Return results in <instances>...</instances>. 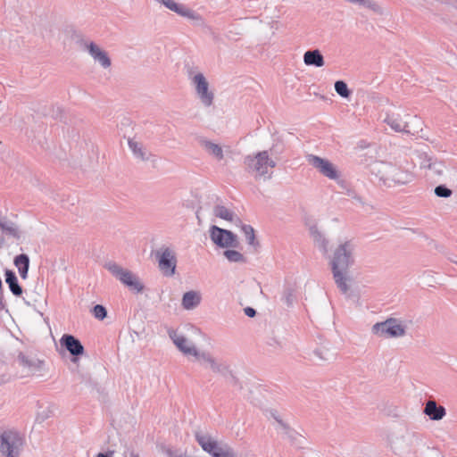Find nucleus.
Returning a JSON list of instances; mask_svg holds the SVG:
<instances>
[{
	"label": "nucleus",
	"instance_id": "f257e3e1",
	"mask_svg": "<svg viewBox=\"0 0 457 457\" xmlns=\"http://www.w3.org/2000/svg\"><path fill=\"white\" fill-rule=\"evenodd\" d=\"M353 253V245L346 241L335 250L330 262L335 283L343 294H346L349 290L348 282L351 279L348 270L354 262Z\"/></svg>",
	"mask_w": 457,
	"mask_h": 457
},
{
	"label": "nucleus",
	"instance_id": "f03ea898",
	"mask_svg": "<svg viewBox=\"0 0 457 457\" xmlns=\"http://www.w3.org/2000/svg\"><path fill=\"white\" fill-rule=\"evenodd\" d=\"M374 170L379 181L388 187L407 185L415 178L410 170L391 162H380Z\"/></svg>",
	"mask_w": 457,
	"mask_h": 457
},
{
	"label": "nucleus",
	"instance_id": "7ed1b4c3",
	"mask_svg": "<svg viewBox=\"0 0 457 457\" xmlns=\"http://www.w3.org/2000/svg\"><path fill=\"white\" fill-rule=\"evenodd\" d=\"M196 442L212 457H237L233 448L227 443L219 442L209 434L195 433Z\"/></svg>",
	"mask_w": 457,
	"mask_h": 457
},
{
	"label": "nucleus",
	"instance_id": "20e7f679",
	"mask_svg": "<svg viewBox=\"0 0 457 457\" xmlns=\"http://www.w3.org/2000/svg\"><path fill=\"white\" fill-rule=\"evenodd\" d=\"M24 444V436L15 429H7L0 434V453L4 457H19Z\"/></svg>",
	"mask_w": 457,
	"mask_h": 457
},
{
	"label": "nucleus",
	"instance_id": "39448f33",
	"mask_svg": "<svg viewBox=\"0 0 457 457\" xmlns=\"http://www.w3.org/2000/svg\"><path fill=\"white\" fill-rule=\"evenodd\" d=\"M410 120H412V121L418 123V125L420 124V120L416 115L411 116L408 113H405L403 117L400 112L395 111L386 112L383 121L395 132H403L411 135L418 134L417 129L412 130L411 129V121ZM419 126H417V128Z\"/></svg>",
	"mask_w": 457,
	"mask_h": 457
},
{
	"label": "nucleus",
	"instance_id": "423d86ee",
	"mask_svg": "<svg viewBox=\"0 0 457 457\" xmlns=\"http://www.w3.org/2000/svg\"><path fill=\"white\" fill-rule=\"evenodd\" d=\"M104 268L131 291L136 293L143 292L144 285L141 283L139 278L130 270L123 269L114 262L105 263Z\"/></svg>",
	"mask_w": 457,
	"mask_h": 457
},
{
	"label": "nucleus",
	"instance_id": "0eeeda50",
	"mask_svg": "<svg viewBox=\"0 0 457 457\" xmlns=\"http://www.w3.org/2000/svg\"><path fill=\"white\" fill-rule=\"evenodd\" d=\"M244 163L249 172H255L259 177H265L268 174V168L276 166L275 161L270 158L268 151L259 152L254 156H245Z\"/></svg>",
	"mask_w": 457,
	"mask_h": 457
},
{
	"label": "nucleus",
	"instance_id": "6e6552de",
	"mask_svg": "<svg viewBox=\"0 0 457 457\" xmlns=\"http://www.w3.org/2000/svg\"><path fill=\"white\" fill-rule=\"evenodd\" d=\"M154 255L162 274L165 277H172L176 272L177 267L175 251L170 246L162 245L154 253Z\"/></svg>",
	"mask_w": 457,
	"mask_h": 457
},
{
	"label": "nucleus",
	"instance_id": "1a4fd4ad",
	"mask_svg": "<svg viewBox=\"0 0 457 457\" xmlns=\"http://www.w3.org/2000/svg\"><path fill=\"white\" fill-rule=\"evenodd\" d=\"M373 334L386 337H401L406 334V326L396 318H388L385 321L372 326Z\"/></svg>",
	"mask_w": 457,
	"mask_h": 457
},
{
	"label": "nucleus",
	"instance_id": "9d476101",
	"mask_svg": "<svg viewBox=\"0 0 457 457\" xmlns=\"http://www.w3.org/2000/svg\"><path fill=\"white\" fill-rule=\"evenodd\" d=\"M210 237L220 247H237L239 244L237 236L232 231L216 225L210 228Z\"/></svg>",
	"mask_w": 457,
	"mask_h": 457
},
{
	"label": "nucleus",
	"instance_id": "9b49d317",
	"mask_svg": "<svg viewBox=\"0 0 457 457\" xmlns=\"http://www.w3.org/2000/svg\"><path fill=\"white\" fill-rule=\"evenodd\" d=\"M306 158L309 164L315 168L324 177L333 180L339 178L340 175L337 167L328 159H324L314 154H309Z\"/></svg>",
	"mask_w": 457,
	"mask_h": 457
},
{
	"label": "nucleus",
	"instance_id": "f8f14e48",
	"mask_svg": "<svg viewBox=\"0 0 457 457\" xmlns=\"http://www.w3.org/2000/svg\"><path fill=\"white\" fill-rule=\"evenodd\" d=\"M192 83L200 101L204 106H211L213 103L214 94L209 90V83L203 73H197L192 78Z\"/></svg>",
	"mask_w": 457,
	"mask_h": 457
},
{
	"label": "nucleus",
	"instance_id": "ddd939ff",
	"mask_svg": "<svg viewBox=\"0 0 457 457\" xmlns=\"http://www.w3.org/2000/svg\"><path fill=\"white\" fill-rule=\"evenodd\" d=\"M192 356H194L199 361L208 363L212 370L215 373H220L222 376H226L227 373H231L228 370V366L223 362L218 361L214 357L212 356L209 352H200L197 350V348H195V353H193ZM230 375L233 382L236 384L237 378L232 374Z\"/></svg>",
	"mask_w": 457,
	"mask_h": 457
},
{
	"label": "nucleus",
	"instance_id": "4468645a",
	"mask_svg": "<svg viewBox=\"0 0 457 457\" xmlns=\"http://www.w3.org/2000/svg\"><path fill=\"white\" fill-rule=\"evenodd\" d=\"M270 415L278 423L277 429L282 434V436L289 439L292 445L297 447H302L304 438L295 430L291 428L289 425L280 418L276 411H270Z\"/></svg>",
	"mask_w": 457,
	"mask_h": 457
},
{
	"label": "nucleus",
	"instance_id": "2eb2a0df",
	"mask_svg": "<svg viewBox=\"0 0 457 457\" xmlns=\"http://www.w3.org/2000/svg\"><path fill=\"white\" fill-rule=\"evenodd\" d=\"M167 332L173 344L184 355L187 356L195 353V345L185 336L179 334L178 331L173 328H169Z\"/></svg>",
	"mask_w": 457,
	"mask_h": 457
},
{
	"label": "nucleus",
	"instance_id": "dca6fc26",
	"mask_svg": "<svg viewBox=\"0 0 457 457\" xmlns=\"http://www.w3.org/2000/svg\"><path fill=\"white\" fill-rule=\"evenodd\" d=\"M60 345L74 358L84 354L85 349L81 342L71 334H63L60 338Z\"/></svg>",
	"mask_w": 457,
	"mask_h": 457
},
{
	"label": "nucleus",
	"instance_id": "f3484780",
	"mask_svg": "<svg viewBox=\"0 0 457 457\" xmlns=\"http://www.w3.org/2000/svg\"><path fill=\"white\" fill-rule=\"evenodd\" d=\"M0 231L3 235L14 238L16 240H20L22 237V231L21 230L19 225L7 219L5 216L2 214L0 212Z\"/></svg>",
	"mask_w": 457,
	"mask_h": 457
},
{
	"label": "nucleus",
	"instance_id": "a211bd4d",
	"mask_svg": "<svg viewBox=\"0 0 457 457\" xmlns=\"http://www.w3.org/2000/svg\"><path fill=\"white\" fill-rule=\"evenodd\" d=\"M16 361L20 366L27 370L29 374H35L40 371L44 363L35 356L27 355L21 352L19 353Z\"/></svg>",
	"mask_w": 457,
	"mask_h": 457
},
{
	"label": "nucleus",
	"instance_id": "6ab92c4d",
	"mask_svg": "<svg viewBox=\"0 0 457 457\" xmlns=\"http://www.w3.org/2000/svg\"><path fill=\"white\" fill-rule=\"evenodd\" d=\"M87 48L88 50L89 54L93 57L96 62H98L101 66L104 69L109 68L112 64L111 59L108 56L107 53L102 50L97 45L93 42H90Z\"/></svg>",
	"mask_w": 457,
	"mask_h": 457
},
{
	"label": "nucleus",
	"instance_id": "aec40b11",
	"mask_svg": "<svg viewBox=\"0 0 457 457\" xmlns=\"http://www.w3.org/2000/svg\"><path fill=\"white\" fill-rule=\"evenodd\" d=\"M412 436L409 434L397 436L391 442V447L397 454H405L410 453Z\"/></svg>",
	"mask_w": 457,
	"mask_h": 457
},
{
	"label": "nucleus",
	"instance_id": "412c9836",
	"mask_svg": "<svg viewBox=\"0 0 457 457\" xmlns=\"http://www.w3.org/2000/svg\"><path fill=\"white\" fill-rule=\"evenodd\" d=\"M423 411L432 420H440L446 414L445 407L437 405V403L433 400H429L426 403Z\"/></svg>",
	"mask_w": 457,
	"mask_h": 457
},
{
	"label": "nucleus",
	"instance_id": "4be33fe9",
	"mask_svg": "<svg viewBox=\"0 0 457 457\" xmlns=\"http://www.w3.org/2000/svg\"><path fill=\"white\" fill-rule=\"evenodd\" d=\"M128 145L135 158L141 161H148L151 154L147 152L143 143L137 141L135 138H129Z\"/></svg>",
	"mask_w": 457,
	"mask_h": 457
},
{
	"label": "nucleus",
	"instance_id": "5701e85b",
	"mask_svg": "<svg viewBox=\"0 0 457 457\" xmlns=\"http://www.w3.org/2000/svg\"><path fill=\"white\" fill-rule=\"evenodd\" d=\"M303 62L307 66L322 67L325 64L324 57L319 49L308 50L303 54Z\"/></svg>",
	"mask_w": 457,
	"mask_h": 457
},
{
	"label": "nucleus",
	"instance_id": "b1692460",
	"mask_svg": "<svg viewBox=\"0 0 457 457\" xmlns=\"http://www.w3.org/2000/svg\"><path fill=\"white\" fill-rule=\"evenodd\" d=\"M213 214L218 218L233 222L236 225L241 224V220L231 210L224 205H215L213 208Z\"/></svg>",
	"mask_w": 457,
	"mask_h": 457
},
{
	"label": "nucleus",
	"instance_id": "393cba45",
	"mask_svg": "<svg viewBox=\"0 0 457 457\" xmlns=\"http://www.w3.org/2000/svg\"><path fill=\"white\" fill-rule=\"evenodd\" d=\"M4 278L5 282L7 283L9 289L12 293V295H14L15 296H21L22 295L23 290L21 286L19 284L15 272L12 270H5Z\"/></svg>",
	"mask_w": 457,
	"mask_h": 457
},
{
	"label": "nucleus",
	"instance_id": "a878e982",
	"mask_svg": "<svg viewBox=\"0 0 457 457\" xmlns=\"http://www.w3.org/2000/svg\"><path fill=\"white\" fill-rule=\"evenodd\" d=\"M309 230L314 243L317 245L319 249L323 252V253H327L328 242L322 235V233L318 229L317 226H311Z\"/></svg>",
	"mask_w": 457,
	"mask_h": 457
},
{
	"label": "nucleus",
	"instance_id": "bb28decb",
	"mask_svg": "<svg viewBox=\"0 0 457 457\" xmlns=\"http://www.w3.org/2000/svg\"><path fill=\"white\" fill-rule=\"evenodd\" d=\"M201 302L200 295L195 291H188L183 295L182 306L186 310H192L199 305Z\"/></svg>",
	"mask_w": 457,
	"mask_h": 457
},
{
	"label": "nucleus",
	"instance_id": "cd10ccee",
	"mask_svg": "<svg viewBox=\"0 0 457 457\" xmlns=\"http://www.w3.org/2000/svg\"><path fill=\"white\" fill-rule=\"evenodd\" d=\"M202 145L204 149L217 160L220 161L223 159V150L220 145L208 140H204Z\"/></svg>",
	"mask_w": 457,
	"mask_h": 457
},
{
	"label": "nucleus",
	"instance_id": "c85d7f7f",
	"mask_svg": "<svg viewBox=\"0 0 457 457\" xmlns=\"http://www.w3.org/2000/svg\"><path fill=\"white\" fill-rule=\"evenodd\" d=\"M241 226V230L245 236V239L249 245L256 247L259 245V242L255 239L254 229L251 225L246 224H239Z\"/></svg>",
	"mask_w": 457,
	"mask_h": 457
},
{
	"label": "nucleus",
	"instance_id": "c756f323",
	"mask_svg": "<svg viewBox=\"0 0 457 457\" xmlns=\"http://www.w3.org/2000/svg\"><path fill=\"white\" fill-rule=\"evenodd\" d=\"M223 254L230 262H246L245 257L237 250L228 249L224 251Z\"/></svg>",
	"mask_w": 457,
	"mask_h": 457
},
{
	"label": "nucleus",
	"instance_id": "7c9ffc66",
	"mask_svg": "<svg viewBox=\"0 0 457 457\" xmlns=\"http://www.w3.org/2000/svg\"><path fill=\"white\" fill-rule=\"evenodd\" d=\"M14 266L19 270L29 269V257L26 253H21L13 259Z\"/></svg>",
	"mask_w": 457,
	"mask_h": 457
},
{
	"label": "nucleus",
	"instance_id": "2f4dec72",
	"mask_svg": "<svg viewBox=\"0 0 457 457\" xmlns=\"http://www.w3.org/2000/svg\"><path fill=\"white\" fill-rule=\"evenodd\" d=\"M336 92L344 98H348L351 95V90L348 88L347 84L343 80L335 82Z\"/></svg>",
	"mask_w": 457,
	"mask_h": 457
},
{
	"label": "nucleus",
	"instance_id": "473e14b6",
	"mask_svg": "<svg viewBox=\"0 0 457 457\" xmlns=\"http://www.w3.org/2000/svg\"><path fill=\"white\" fill-rule=\"evenodd\" d=\"M174 12H176L177 14H179L182 17H187L189 19H195V17H196V14L193 10L189 9L188 7H187L186 5H184L182 4H179L177 5V9H175Z\"/></svg>",
	"mask_w": 457,
	"mask_h": 457
},
{
	"label": "nucleus",
	"instance_id": "72a5a7b5",
	"mask_svg": "<svg viewBox=\"0 0 457 457\" xmlns=\"http://www.w3.org/2000/svg\"><path fill=\"white\" fill-rule=\"evenodd\" d=\"M428 170L433 171L436 175H442L444 171V164L441 162H436L432 160L431 158H428Z\"/></svg>",
	"mask_w": 457,
	"mask_h": 457
},
{
	"label": "nucleus",
	"instance_id": "f704fd0d",
	"mask_svg": "<svg viewBox=\"0 0 457 457\" xmlns=\"http://www.w3.org/2000/svg\"><path fill=\"white\" fill-rule=\"evenodd\" d=\"M435 195L441 198H448L453 195V191L445 185L436 186L434 189Z\"/></svg>",
	"mask_w": 457,
	"mask_h": 457
},
{
	"label": "nucleus",
	"instance_id": "c9c22d12",
	"mask_svg": "<svg viewBox=\"0 0 457 457\" xmlns=\"http://www.w3.org/2000/svg\"><path fill=\"white\" fill-rule=\"evenodd\" d=\"M92 313L99 320H103L107 316L106 308L102 304L95 305L92 309Z\"/></svg>",
	"mask_w": 457,
	"mask_h": 457
},
{
	"label": "nucleus",
	"instance_id": "e433bc0d",
	"mask_svg": "<svg viewBox=\"0 0 457 457\" xmlns=\"http://www.w3.org/2000/svg\"><path fill=\"white\" fill-rule=\"evenodd\" d=\"M281 300L287 306H291L295 301V295L293 290L291 288L285 289Z\"/></svg>",
	"mask_w": 457,
	"mask_h": 457
},
{
	"label": "nucleus",
	"instance_id": "4c0bfd02",
	"mask_svg": "<svg viewBox=\"0 0 457 457\" xmlns=\"http://www.w3.org/2000/svg\"><path fill=\"white\" fill-rule=\"evenodd\" d=\"M313 353L321 361H328L333 355L329 353L328 350L324 349H316Z\"/></svg>",
	"mask_w": 457,
	"mask_h": 457
},
{
	"label": "nucleus",
	"instance_id": "58836bf2",
	"mask_svg": "<svg viewBox=\"0 0 457 457\" xmlns=\"http://www.w3.org/2000/svg\"><path fill=\"white\" fill-rule=\"evenodd\" d=\"M160 2L168 9L174 12L177 9V5L179 4L173 0H160Z\"/></svg>",
	"mask_w": 457,
	"mask_h": 457
},
{
	"label": "nucleus",
	"instance_id": "ea45409f",
	"mask_svg": "<svg viewBox=\"0 0 457 457\" xmlns=\"http://www.w3.org/2000/svg\"><path fill=\"white\" fill-rule=\"evenodd\" d=\"M347 195L352 197L353 200L358 202L360 204H361V205L364 204V202L362 201L361 196L359 195L358 194H356L353 190H348L347 191Z\"/></svg>",
	"mask_w": 457,
	"mask_h": 457
},
{
	"label": "nucleus",
	"instance_id": "a19ab883",
	"mask_svg": "<svg viewBox=\"0 0 457 457\" xmlns=\"http://www.w3.org/2000/svg\"><path fill=\"white\" fill-rule=\"evenodd\" d=\"M49 411H44L37 414V420L39 422H44L49 417Z\"/></svg>",
	"mask_w": 457,
	"mask_h": 457
},
{
	"label": "nucleus",
	"instance_id": "79ce46f5",
	"mask_svg": "<svg viewBox=\"0 0 457 457\" xmlns=\"http://www.w3.org/2000/svg\"><path fill=\"white\" fill-rule=\"evenodd\" d=\"M244 312L246 316L250 318H253L256 315V310L253 309V307H245L244 309Z\"/></svg>",
	"mask_w": 457,
	"mask_h": 457
},
{
	"label": "nucleus",
	"instance_id": "37998d69",
	"mask_svg": "<svg viewBox=\"0 0 457 457\" xmlns=\"http://www.w3.org/2000/svg\"><path fill=\"white\" fill-rule=\"evenodd\" d=\"M114 451L109 450L106 453H99L96 457H113Z\"/></svg>",
	"mask_w": 457,
	"mask_h": 457
},
{
	"label": "nucleus",
	"instance_id": "c03bdc74",
	"mask_svg": "<svg viewBox=\"0 0 457 457\" xmlns=\"http://www.w3.org/2000/svg\"><path fill=\"white\" fill-rule=\"evenodd\" d=\"M18 271L22 279H26L28 278L29 269L19 270Z\"/></svg>",
	"mask_w": 457,
	"mask_h": 457
},
{
	"label": "nucleus",
	"instance_id": "a18cd8bd",
	"mask_svg": "<svg viewBox=\"0 0 457 457\" xmlns=\"http://www.w3.org/2000/svg\"><path fill=\"white\" fill-rule=\"evenodd\" d=\"M410 120L411 121V129L412 130H413V129H417L418 131H419V129H420V130H422V128H420L421 123H420V124L419 125V127L417 128L418 123L413 122V121H412V120Z\"/></svg>",
	"mask_w": 457,
	"mask_h": 457
},
{
	"label": "nucleus",
	"instance_id": "49530a36",
	"mask_svg": "<svg viewBox=\"0 0 457 457\" xmlns=\"http://www.w3.org/2000/svg\"><path fill=\"white\" fill-rule=\"evenodd\" d=\"M428 159H425L421 164H420V167L423 168V169H428V162H427Z\"/></svg>",
	"mask_w": 457,
	"mask_h": 457
},
{
	"label": "nucleus",
	"instance_id": "de8ad7c7",
	"mask_svg": "<svg viewBox=\"0 0 457 457\" xmlns=\"http://www.w3.org/2000/svg\"><path fill=\"white\" fill-rule=\"evenodd\" d=\"M130 457H139L138 454L135 453L134 452H132L130 453Z\"/></svg>",
	"mask_w": 457,
	"mask_h": 457
}]
</instances>
